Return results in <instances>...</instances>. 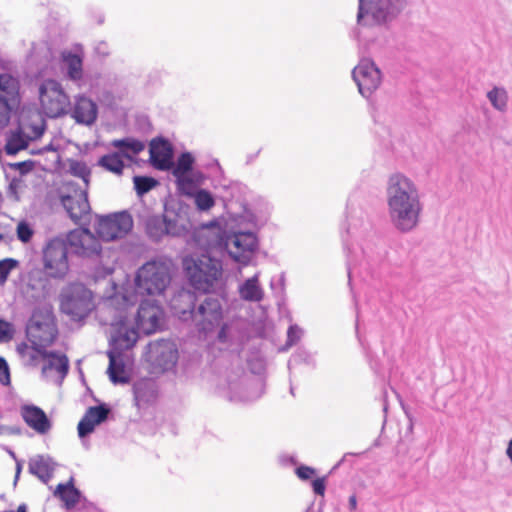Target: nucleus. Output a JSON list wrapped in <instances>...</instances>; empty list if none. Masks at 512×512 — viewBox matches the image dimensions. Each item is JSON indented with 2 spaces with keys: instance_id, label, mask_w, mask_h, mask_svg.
<instances>
[{
  "instance_id": "nucleus-1",
  "label": "nucleus",
  "mask_w": 512,
  "mask_h": 512,
  "mask_svg": "<svg viewBox=\"0 0 512 512\" xmlns=\"http://www.w3.org/2000/svg\"><path fill=\"white\" fill-rule=\"evenodd\" d=\"M387 213L391 224L410 232L420 223L423 210L418 184L403 172L391 173L385 185Z\"/></svg>"
},
{
  "instance_id": "nucleus-2",
  "label": "nucleus",
  "mask_w": 512,
  "mask_h": 512,
  "mask_svg": "<svg viewBox=\"0 0 512 512\" xmlns=\"http://www.w3.org/2000/svg\"><path fill=\"white\" fill-rule=\"evenodd\" d=\"M136 303L135 295L125 293H115L113 296L104 300L103 306L99 310V317L103 324L109 325L112 320H119V314H122V321L127 326H133L139 334H152L158 331L163 324L164 313L161 306L155 301L145 300L141 302L137 316L131 320L128 317V309Z\"/></svg>"
},
{
  "instance_id": "nucleus-3",
  "label": "nucleus",
  "mask_w": 512,
  "mask_h": 512,
  "mask_svg": "<svg viewBox=\"0 0 512 512\" xmlns=\"http://www.w3.org/2000/svg\"><path fill=\"white\" fill-rule=\"evenodd\" d=\"M193 238L200 248L206 250L224 243L229 255L243 265L250 262L258 245L257 238L252 232H235L224 241L220 227L214 223L195 230Z\"/></svg>"
},
{
  "instance_id": "nucleus-4",
  "label": "nucleus",
  "mask_w": 512,
  "mask_h": 512,
  "mask_svg": "<svg viewBox=\"0 0 512 512\" xmlns=\"http://www.w3.org/2000/svg\"><path fill=\"white\" fill-rule=\"evenodd\" d=\"M119 320L110 322V342L112 349L107 352L109 366L107 374L114 384H126L129 382V371L127 368L126 356L121 350L132 348L138 341V333L133 326H127L122 321V314H119Z\"/></svg>"
},
{
  "instance_id": "nucleus-5",
  "label": "nucleus",
  "mask_w": 512,
  "mask_h": 512,
  "mask_svg": "<svg viewBox=\"0 0 512 512\" xmlns=\"http://www.w3.org/2000/svg\"><path fill=\"white\" fill-rule=\"evenodd\" d=\"M183 267L191 285L199 291L214 292L223 285L222 264L219 260L202 255L201 257H186Z\"/></svg>"
},
{
  "instance_id": "nucleus-6",
  "label": "nucleus",
  "mask_w": 512,
  "mask_h": 512,
  "mask_svg": "<svg viewBox=\"0 0 512 512\" xmlns=\"http://www.w3.org/2000/svg\"><path fill=\"white\" fill-rule=\"evenodd\" d=\"M405 7V0H358L356 20L359 25L366 27L387 26Z\"/></svg>"
},
{
  "instance_id": "nucleus-7",
  "label": "nucleus",
  "mask_w": 512,
  "mask_h": 512,
  "mask_svg": "<svg viewBox=\"0 0 512 512\" xmlns=\"http://www.w3.org/2000/svg\"><path fill=\"white\" fill-rule=\"evenodd\" d=\"M170 281V264L165 261H150L137 271L135 277L136 291L141 295H162Z\"/></svg>"
},
{
  "instance_id": "nucleus-8",
  "label": "nucleus",
  "mask_w": 512,
  "mask_h": 512,
  "mask_svg": "<svg viewBox=\"0 0 512 512\" xmlns=\"http://www.w3.org/2000/svg\"><path fill=\"white\" fill-rule=\"evenodd\" d=\"M60 310L73 321L87 317L95 308L92 292L80 283L65 286L59 295Z\"/></svg>"
},
{
  "instance_id": "nucleus-9",
  "label": "nucleus",
  "mask_w": 512,
  "mask_h": 512,
  "mask_svg": "<svg viewBox=\"0 0 512 512\" xmlns=\"http://www.w3.org/2000/svg\"><path fill=\"white\" fill-rule=\"evenodd\" d=\"M38 104L41 114L58 118L68 114L71 100L60 82L46 79L38 85Z\"/></svg>"
},
{
  "instance_id": "nucleus-10",
  "label": "nucleus",
  "mask_w": 512,
  "mask_h": 512,
  "mask_svg": "<svg viewBox=\"0 0 512 512\" xmlns=\"http://www.w3.org/2000/svg\"><path fill=\"white\" fill-rule=\"evenodd\" d=\"M43 269L49 278L63 279L69 272L68 244L64 238L49 240L42 251Z\"/></svg>"
},
{
  "instance_id": "nucleus-11",
  "label": "nucleus",
  "mask_w": 512,
  "mask_h": 512,
  "mask_svg": "<svg viewBox=\"0 0 512 512\" xmlns=\"http://www.w3.org/2000/svg\"><path fill=\"white\" fill-rule=\"evenodd\" d=\"M111 145L117 149L98 160V165L109 172L121 175L124 169V161H131L134 156L144 150L145 144L134 138L114 140Z\"/></svg>"
},
{
  "instance_id": "nucleus-12",
  "label": "nucleus",
  "mask_w": 512,
  "mask_h": 512,
  "mask_svg": "<svg viewBox=\"0 0 512 512\" xmlns=\"http://www.w3.org/2000/svg\"><path fill=\"white\" fill-rule=\"evenodd\" d=\"M133 227V220L127 212L97 216L95 231L103 241H114L125 237Z\"/></svg>"
},
{
  "instance_id": "nucleus-13",
  "label": "nucleus",
  "mask_w": 512,
  "mask_h": 512,
  "mask_svg": "<svg viewBox=\"0 0 512 512\" xmlns=\"http://www.w3.org/2000/svg\"><path fill=\"white\" fill-rule=\"evenodd\" d=\"M195 327L205 335L219 327L223 320V309L217 298L207 297L191 312Z\"/></svg>"
},
{
  "instance_id": "nucleus-14",
  "label": "nucleus",
  "mask_w": 512,
  "mask_h": 512,
  "mask_svg": "<svg viewBox=\"0 0 512 512\" xmlns=\"http://www.w3.org/2000/svg\"><path fill=\"white\" fill-rule=\"evenodd\" d=\"M146 357L155 371L164 372L175 367L178 360V349L172 341H156L149 344Z\"/></svg>"
},
{
  "instance_id": "nucleus-15",
  "label": "nucleus",
  "mask_w": 512,
  "mask_h": 512,
  "mask_svg": "<svg viewBox=\"0 0 512 512\" xmlns=\"http://www.w3.org/2000/svg\"><path fill=\"white\" fill-rule=\"evenodd\" d=\"M190 227L191 224L185 212H167L163 219L153 218L148 223V229L155 237L163 234L182 236L189 231Z\"/></svg>"
},
{
  "instance_id": "nucleus-16",
  "label": "nucleus",
  "mask_w": 512,
  "mask_h": 512,
  "mask_svg": "<svg viewBox=\"0 0 512 512\" xmlns=\"http://www.w3.org/2000/svg\"><path fill=\"white\" fill-rule=\"evenodd\" d=\"M352 76L358 86L360 94L369 97L382 83V73L370 59H363L353 69Z\"/></svg>"
},
{
  "instance_id": "nucleus-17",
  "label": "nucleus",
  "mask_w": 512,
  "mask_h": 512,
  "mask_svg": "<svg viewBox=\"0 0 512 512\" xmlns=\"http://www.w3.org/2000/svg\"><path fill=\"white\" fill-rule=\"evenodd\" d=\"M68 246L79 256L91 257L98 255L101 244L88 229H75L65 239Z\"/></svg>"
},
{
  "instance_id": "nucleus-18",
  "label": "nucleus",
  "mask_w": 512,
  "mask_h": 512,
  "mask_svg": "<svg viewBox=\"0 0 512 512\" xmlns=\"http://www.w3.org/2000/svg\"><path fill=\"white\" fill-rule=\"evenodd\" d=\"M40 366L44 379L60 384L68 373L69 361L64 354L47 351Z\"/></svg>"
},
{
  "instance_id": "nucleus-19",
  "label": "nucleus",
  "mask_w": 512,
  "mask_h": 512,
  "mask_svg": "<svg viewBox=\"0 0 512 512\" xmlns=\"http://www.w3.org/2000/svg\"><path fill=\"white\" fill-rule=\"evenodd\" d=\"M68 114L76 123L91 126L97 120L98 106L85 95H76L74 96L73 104H70Z\"/></svg>"
},
{
  "instance_id": "nucleus-20",
  "label": "nucleus",
  "mask_w": 512,
  "mask_h": 512,
  "mask_svg": "<svg viewBox=\"0 0 512 512\" xmlns=\"http://www.w3.org/2000/svg\"><path fill=\"white\" fill-rule=\"evenodd\" d=\"M69 171L77 178V181H72L75 187H78L79 206L75 209L76 211H74V215L76 216L86 211L88 208L87 190L89 186L90 169L84 162L75 160L70 162Z\"/></svg>"
},
{
  "instance_id": "nucleus-21",
  "label": "nucleus",
  "mask_w": 512,
  "mask_h": 512,
  "mask_svg": "<svg viewBox=\"0 0 512 512\" xmlns=\"http://www.w3.org/2000/svg\"><path fill=\"white\" fill-rule=\"evenodd\" d=\"M21 415L25 423L39 434H45L51 427L45 412L37 406H23L21 408Z\"/></svg>"
},
{
  "instance_id": "nucleus-22",
  "label": "nucleus",
  "mask_w": 512,
  "mask_h": 512,
  "mask_svg": "<svg viewBox=\"0 0 512 512\" xmlns=\"http://www.w3.org/2000/svg\"><path fill=\"white\" fill-rule=\"evenodd\" d=\"M150 159L158 169L168 170L172 166V149L170 144L163 140H153L150 144Z\"/></svg>"
},
{
  "instance_id": "nucleus-23",
  "label": "nucleus",
  "mask_w": 512,
  "mask_h": 512,
  "mask_svg": "<svg viewBox=\"0 0 512 512\" xmlns=\"http://www.w3.org/2000/svg\"><path fill=\"white\" fill-rule=\"evenodd\" d=\"M108 415V410L103 406L90 407L78 424V435L83 438L92 433L95 427L103 422Z\"/></svg>"
},
{
  "instance_id": "nucleus-24",
  "label": "nucleus",
  "mask_w": 512,
  "mask_h": 512,
  "mask_svg": "<svg viewBox=\"0 0 512 512\" xmlns=\"http://www.w3.org/2000/svg\"><path fill=\"white\" fill-rule=\"evenodd\" d=\"M61 202L64 208L66 209L67 213L69 214L70 218L78 222L80 221L84 216H86L90 212V205L88 204V208L86 211L81 212L80 214L74 215L75 209L79 206L78 201V187H75V184L73 182H66L63 187V192L61 195Z\"/></svg>"
},
{
  "instance_id": "nucleus-25",
  "label": "nucleus",
  "mask_w": 512,
  "mask_h": 512,
  "mask_svg": "<svg viewBox=\"0 0 512 512\" xmlns=\"http://www.w3.org/2000/svg\"><path fill=\"white\" fill-rule=\"evenodd\" d=\"M238 293L242 300L260 302L264 298V290L259 283V273L242 282L238 286Z\"/></svg>"
},
{
  "instance_id": "nucleus-26",
  "label": "nucleus",
  "mask_w": 512,
  "mask_h": 512,
  "mask_svg": "<svg viewBox=\"0 0 512 512\" xmlns=\"http://www.w3.org/2000/svg\"><path fill=\"white\" fill-rule=\"evenodd\" d=\"M54 468L55 464L49 457L36 456L29 462V471L44 483L51 479Z\"/></svg>"
},
{
  "instance_id": "nucleus-27",
  "label": "nucleus",
  "mask_w": 512,
  "mask_h": 512,
  "mask_svg": "<svg viewBox=\"0 0 512 512\" xmlns=\"http://www.w3.org/2000/svg\"><path fill=\"white\" fill-rule=\"evenodd\" d=\"M63 66L68 79L78 81L83 76V60L79 54L72 52L62 53Z\"/></svg>"
},
{
  "instance_id": "nucleus-28",
  "label": "nucleus",
  "mask_w": 512,
  "mask_h": 512,
  "mask_svg": "<svg viewBox=\"0 0 512 512\" xmlns=\"http://www.w3.org/2000/svg\"><path fill=\"white\" fill-rule=\"evenodd\" d=\"M204 181V176L200 172H189L176 179L178 190L186 196H192L194 192L198 191L197 187Z\"/></svg>"
},
{
  "instance_id": "nucleus-29",
  "label": "nucleus",
  "mask_w": 512,
  "mask_h": 512,
  "mask_svg": "<svg viewBox=\"0 0 512 512\" xmlns=\"http://www.w3.org/2000/svg\"><path fill=\"white\" fill-rule=\"evenodd\" d=\"M17 352L26 365L40 366L47 351L27 343H21L17 345Z\"/></svg>"
},
{
  "instance_id": "nucleus-30",
  "label": "nucleus",
  "mask_w": 512,
  "mask_h": 512,
  "mask_svg": "<svg viewBox=\"0 0 512 512\" xmlns=\"http://www.w3.org/2000/svg\"><path fill=\"white\" fill-rule=\"evenodd\" d=\"M18 129L30 141L36 140L40 138L45 131V120L40 115H37L35 120L30 123H22Z\"/></svg>"
},
{
  "instance_id": "nucleus-31",
  "label": "nucleus",
  "mask_w": 512,
  "mask_h": 512,
  "mask_svg": "<svg viewBox=\"0 0 512 512\" xmlns=\"http://www.w3.org/2000/svg\"><path fill=\"white\" fill-rule=\"evenodd\" d=\"M54 495L64 501L67 507H73L80 497L78 490L71 483L59 484Z\"/></svg>"
},
{
  "instance_id": "nucleus-32",
  "label": "nucleus",
  "mask_w": 512,
  "mask_h": 512,
  "mask_svg": "<svg viewBox=\"0 0 512 512\" xmlns=\"http://www.w3.org/2000/svg\"><path fill=\"white\" fill-rule=\"evenodd\" d=\"M153 383L150 381H141L134 385V398L137 406L150 402L154 398Z\"/></svg>"
},
{
  "instance_id": "nucleus-33",
  "label": "nucleus",
  "mask_w": 512,
  "mask_h": 512,
  "mask_svg": "<svg viewBox=\"0 0 512 512\" xmlns=\"http://www.w3.org/2000/svg\"><path fill=\"white\" fill-rule=\"evenodd\" d=\"M29 141L30 140L18 129L8 136L5 151L8 155H15L20 150L25 149Z\"/></svg>"
},
{
  "instance_id": "nucleus-34",
  "label": "nucleus",
  "mask_w": 512,
  "mask_h": 512,
  "mask_svg": "<svg viewBox=\"0 0 512 512\" xmlns=\"http://www.w3.org/2000/svg\"><path fill=\"white\" fill-rule=\"evenodd\" d=\"M491 105L498 111L504 112L507 109L508 94L502 87H494L487 93Z\"/></svg>"
},
{
  "instance_id": "nucleus-35",
  "label": "nucleus",
  "mask_w": 512,
  "mask_h": 512,
  "mask_svg": "<svg viewBox=\"0 0 512 512\" xmlns=\"http://www.w3.org/2000/svg\"><path fill=\"white\" fill-rule=\"evenodd\" d=\"M18 95L0 96V129L7 126L10 120L12 107L17 103Z\"/></svg>"
},
{
  "instance_id": "nucleus-36",
  "label": "nucleus",
  "mask_w": 512,
  "mask_h": 512,
  "mask_svg": "<svg viewBox=\"0 0 512 512\" xmlns=\"http://www.w3.org/2000/svg\"><path fill=\"white\" fill-rule=\"evenodd\" d=\"M191 197L194 198L195 205L200 211H208L215 205L213 195L205 189H199Z\"/></svg>"
},
{
  "instance_id": "nucleus-37",
  "label": "nucleus",
  "mask_w": 512,
  "mask_h": 512,
  "mask_svg": "<svg viewBox=\"0 0 512 512\" xmlns=\"http://www.w3.org/2000/svg\"><path fill=\"white\" fill-rule=\"evenodd\" d=\"M18 91V81L14 77L8 74H0V96L18 95Z\"/></svg>"
},
{
  "instance_id": "nucleus-38",
  "label": "nucleus",
  "mask_w": 512,
  "mask_h": 512,
  "mask_svg": "<svg viewBox=\"0 0 512 512\" xmlns=\"http://www.w3.org/2000/svg\"><path fill=\"white\" fill-rule=\"evenodd\" d=\"M194 158L190 153H183L178 158L177 163L173 169V175L180 178L183 175L189 174L192 171Z\"/></svg>"
},
{
  "instance_id": "nucleus-39",
  "label": "nucleus",
  "mask_w": 512,
  "mask_h": 512,
  "mask_svg": "<svg viewBox=\"0 0 512 512\" xmlns=\"http://www.w3.org/2000/svg\"><path fill=\"white\" fill-rule=\"evenodd\" d=\"M133 182L139 196L146 194L157 185V181L152 177L135 176Z\"/></svg>"
},
{
  "instance_id": "nucleus-40",
  "label": "nucleus",
  "mask_w": 512,
  "mask_h": 512,
  "mask_svg": "<svg viewBox=\"0 0 512 512\" xmlns=\"http://www.w3.org/2000/svg\"><path fill=\"white\" fill-rule=\"evenodd\" d=\"M17 266L14 259H4L0 261V285H4L8 279L10 272Z\"/></svg>"
},
{
  "instance_id": "nucleus-41",
  "label": "nucleus",
  "mask_w": 512,
  "mask_h": 512,
  "mask_svg": "<svg viewBox=\"0 0 512 512\" xmlns=\"http://www.w3.org/2000/svg\"><path fill=\"white\" fill-rule=\"evenodd\" d=\"M14 335L13 325L7 321L0 320V343L10 341Z\"/></svg>"
},
{
  "instance_id": "nucleus-42",
  "label": "nucleus",
  "mask_w": 512,
  "mask_h": 512,
  "mask_svg": "<svg viewBox=\"0 0 512 512\" xmlns=\"http://www.w3.org/2000/svg\"><path fill=\"white\" fill-rule=\"evenodd\" d=\"M33 235V230L26 222H20L17 226V237L23 243L30 241Z\"/></svg>"
},
{
  "instance_id": "nucleus-43",
  "label": "nucleus",
  "mask_w": 512,
  "mask_h": 512,
  "mask_svg": "<svg viewBox=\"0 0 512 512\" xmlns=\"http://www.w3.org/2000/svg\"><path fill=\"white\" fill-rule=\"evenodd\" d=\"M0 383L3 385L10 384V370L7 361L0 357Z\"/></svg>"
},
{
  "instance_id": "nucleus-44",
  "label": "nucleus",
  "mask_w": 512,
  "mask_h": 512,
  "mask_svg": "<svg viewBox=\"0 0 512 512\" xmlns=\"http://www.w3.org/2000/svg\"><path fill=\"white\" fill-rule=\"evenodd\" d=\"M301 335H302V331L298 326H296V325L290 326L288 333H287V345L292 346L295 343H297V341L300 339Z\"/></svg>"
},
{
  "instance_id": "nucleus-45",
  "label": "nucleus",
  "mask_w": 512,
  "mask_h": 512,
  "mask_svg": "<svg viewBox=\"0 0 512 512\" xmlns=\"http://www.w3.org/2000/svg\"><path fill=\"white\" fill-rule=\"evenodd\" d=\"M296 474L300 479L308 480L315 474V470L309 466H300L297 468Z\"/></svg>"
},
{
  "instance_id": "nucleus-46",
  "label": "nucleus",
  "mask_w": 512,
  "mask_h": 512,
  "mask_svg": "<svg viewBox=\"0 0 512 512\" xmlns=\"http://www.w3.org/2000/svg\"><path fill=\"white\" fill-rule=\"evenodd\" d=\"M312 487H313V491L316 494L323 496L325 493V489H326L325 478L315 479L312 482Z\"/></svg>"
},
{
  "instance_id": "nucleus-47",
  "label": "nucleus",
  "mask_w": 512,
  "mask_h": 512,
  "mask_svg": "<svg viewBox=\"0 0 512 512\" xmlns=\"http://www.w3.org/2000/svg\"><path fill=\"white\" fill-rule=\"evenodd\" d=\"M228 331H229L228 323H223L220 326V330H219L218 335H217L218 340L221 341V342L227 341V339H228Z\"/></svg>"
},
{
  "instance_id": "nucleus-48",
  "label": "nucleus",
  "mask_w": 512,
  "mask_h": 512,
  "mask_svg": "<svg viewBox=\"0 0 512 512\" xmlns=\"http://www.w3.org/2000/svg\"><path fill=\"white\" fill-rule=\"evenodd\" d=\"M357 505L358 501L356 495H351L348 499V508L350 512H357Z\"/></svg>"
},
{
  "instance_id": "nucleus-49",
  "label": "nucleus",
  "mask_w": 512,
  "mask_h": 512,
  "mask_svg": "<svg viewBox=\"0 0 512 512\" xmlns=\"http://www.w3.org/2000/svg\"><path fill=\"white\" fill-rule=\"evenodd\" d=\"M506 455H507L508 459L512 463V438L508 442V445H507V448H506Z\"/></svg>"
},
{
  "instance_id": "nucleus-50",
  "label": "nucleus",
  "mask_w": 512,
  "mask_h": 512,
  "mask_svg": "<svg viewBox=\"0 0 512 512\" xmlns=\"http://www.w3.org/2000/svg\"><path fill=\"white\" fill-rule=\"evenodd\" d=\"M17 512H27L25 505H20L17 509Z\"/></svg>"
},
{
  "instance_id": "nucleus-51",
  "label": "nucleus",
  "mask_w": 512,
  "mask_h": 512,
  "mask_svg": "<svg viewBox=\"0 0 512 512\" xmlns=\"http://www.w3.org/2000/svg\"><path fill=\"white\" fill-rule=\"evenodd\" d=\"M54 337H55L54 333H51L50 341H52L54 339Z\"/></svg>"
},
{
  "instance_id": "nucleus-52",
  "label": "nucleus",
  "mask_w": 512,
  "mask_h": 512,
  "mask_svg": "<svg viewBox=\"0 0 512 512\" xmlns=\"http://www.w3.org/2000/svg\"><path fill=\"white\" fill-rule=\"evenodd\" d=\"M19 473H20V467L17 468V475H16V477H18Z\"/></svg>"
},
{
  "instance_id": "nucleus-53",
  "label": "nucleus",
  "mask_w": 512,
  "mask_h": 512,
  "mask_svg": "<svg viewBox=\"0 0 512 512\" xmlns=\"http://www.w3.org/2000/svg\"><path fill=\"white\" fill-rule=\"evenodd\" d=\"M2 200V194L0 193V201Z\"/></svg>"
}]
</instances>
